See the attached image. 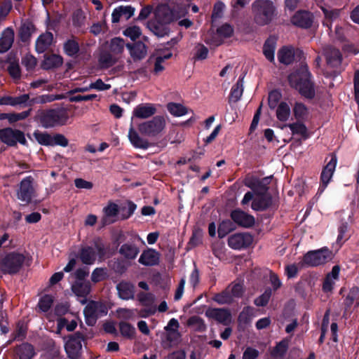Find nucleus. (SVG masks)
I'll use <instances>...</instances> for the list:
<instances>
[{
    "label": "nucleus",
    "mask_w": 359,
    "mask_h": 359,
    "mask_svg": "<svg viewBox=\"0 0 359 359\" xmlns=\"http://www.w3.org/2000/svg\"><path fill=\"white\" fill-rule=\"evenodd\" d=\"M166 125V119L163 116H156L150 120L139 122L135 126L131 123L128 130V140L135 148L147 149L150 143L143 136L158 137L163 133Z\"/></svg>",
    "instance_id": "1"
},
{
    "label": "nucleus",
    "mask_w": 359,
    "mask_h": 359,
    "mask_svg": "<svg viewBox=\"0 0 359 359\" xmlns=\"http://www.w3.org/2000/svg\"><path fill=\"white\" fill-rule=\"evenodd\" d=\"M188 10V5L177 4L172 10H170L167 5H161L156 8L155 11L156 20L149 22L148 26L149 28L157 30L161 25L170 23L185 16Z\"/></svg>",
    "instance_id": "2"
},
{
    "label": "nucleus",
    "mask_w": 359,
    "mask_h": 359,
    "mask_svg": "<svg viewBox=\"0 0 359 359\" xmlns=\"http://www.w3.org/2000/svg\"><path fill=\"white\" fill-rule=\"evenodd\" d=\"M310 74L306 65L301 66L299 71L291 74L288 80L290 86L307 98H312L315 95L313 84L309 81Z\"/></svg>",
    "instance_id": "3"
},
{
    "label": "nucleus",
    "mask_w": 359,
    "mask_h": 359,
    "mask_svg": "<svg viewBox=\"0 0 359 359\" xmlns=\"http://www.w3.org/2000/svg\"><path fill=\"white\" fill-rule=\"evenodd\" d=\"M255 22L259 25L269 23L274 15L275 7L269 0H256L252 5Z\"/></svg>",
    "instance_id": "4"
},
{
    "label": "nucleus",
    "mask_w": 359,
    "mask_h": 359,
    "mask_svg": "<svg viewBox=\"0 0 359 359\" xmlns=\"http://www.w3.org/2000/svg\"><path fill=\"white\" fill-rule=\"evenodd\" d=\"M105 250L103 245L95 244L94 246L82 247L79 252V257L85 264H93L97 259H102Z\"/></svg>",
    "instance_id": "5"
},
{
    "label": "nucleus",
    "mask_w": 359,
    "mask_h": 359,
    "mask_svg": "<svg viewBox=\"0 0 359 359\" xmlns=\"http://www.w3.org/2000/svg\"><path fill=\"white\" fill-rule=\"evenodd\" d=\"M243 286L237 283L229 285L224 291L214 296L213 299L219 304L233 302L236 298L241 297L243 293Z\"/></svg>",
    "instance_id": "6"
},
{
    "label": "nucleus",
    "mask_w": 359,
    "mask_h": 359,
    "mask_svg": "<svg viewBox=\"0 0 359 359\" xmlns=\"http://www.w3.org/2000/svg\"><path fill=\"white\" fill-rule=\"evenodd\" d=\"M68 118V114L65 109H53L45 112L41 121L45 128H50L56 125H64Z\"/></svg>",
    "instance_id": "7"
},
{
    "label": "nucleus",
    "mask_w": 359,
    "mask_h": 359,
    "mask_svg": "<svg viewBox=\"0 0 359 359\" xmlns=\"http://www.w3.org/2000/svg\"><path fill=\"white\" fill-rule=\"evenodd\" d=\"M25 257L18 253H10L0 260V269L4 273H14L21 268Z\"/></svg>",
    "instance_id": "8"
},
{
    "label": "nucleus",
    "mask_w": 359,
    "mask_h": 359,
    "mask_svg": "<svg viewBox=\"0 0 359 359\" xmlns=\"http://www.w3.org/2000/svg\"><path fill=\"white\" fill-rule=\"evenodd\" d=\"M333 257L332 252L327 248L309 252L304 257V262L311 266H316L330 261Z\"/></svg>",
    "instance_id": "9"
},
{
    "label": "nucleus",
    "mask_w": 359,
    "mask_h": 359,
    "mask_svg": "<svg viewBox=\"0 0 359 359\" xmlns=\"http://www.w3.org/2000/svg\"><path fill=\"white\" fill-rule=\"evenodd\" d=\"M86 323L90 326L95 324L97 319L107 314V309L101 302H91L84 309Z\"/></svg>",
    "instance_id": "10"
},
{
    "label": "nucleus",
    "mask_w": 359,
    "mask_h": 359,
    "mask_svg": "<svg viewBox=\"0 0 359 359\" xmlns=\"http://www.w3.org/2000/svg\"><path fill=\"white\" fill-rule=\"evenodd\" d=\"M1 140L10 146L15 144L17 142L25 144L26 139L23 133L18 130H13L11 128H5L0 130Z\"/></svg>",
    "instance_id": "11"
},
{
    "label": "nucleus",
    "mask_w": 359,
    "mask_h": 359,
    "mask_svg": "<svg viewBox=\"0 0 359 359\" xmlns=\"http://www.w3.org/2000/svg\"><path fill=\"white\" fill-rule=\"evenodd\" d=\"M253 241L252 236L248 233H235L228 239L229 245L235 250L248 247Z\"/></svg>",
    "instance_id": "12"
},
{
    "label": "nucleus",
    "mask_w": 359,
    "mask_h": 359,
    "mask_svg": "<svg viewBox=\"0 0 359 359\" xmlns=\"http://www.w3.org/2000/svg\"><path fill=\"white\" fill-rule=\"evenodd\" d=\"M34 192L32 179L28 177L21 181L17 196L19 200L29 203L34 195Z\"/></svg>",
    "instance_id": "13"
},
{
    "label": "nucleus",
    "mask_w": 359,
    "mask_h": 359,
    "mask_svg": "<svg viewBox=\"0 0 359 359\" xmlns=\"http://www.w3.org/2000/svg\"><path fill=\"white\" fill-rule=\"evenodd\" d=\"M337 163V158L335 155H332L330 160L327 163V165L324 167L323 169V171L321 172V182L323 184V186L321 187V191H323L325 187H327V184L330 182V180L332 177V175L334 174V172L336 168Z\"/></svg>",
    "instance_id": "14"
},
{
    "label": "nucleus",
    "mask_w": 359,
    "mask_h": 359,
    "mask_svg": "<svg viewBox=\"0 0 359 359\" xmlns=\"http://www.w3.org/2000/svg\"><path fill=\"white\" fill-rule=\"evenodd\" d=\"M156 113V108L154 104L151 103L140 104L136 106L133 111V117L146 119Z\"/></svg>",
    "instance_id": "15"
},
{
    "label": "nucleus",
    "mask_w": 359,
    "mask_h": 359,
    "mask_svg": "<svg viewBox=\"0 0 359 359\" xmlns=\"http://www.w3.org/2000/svg\"><path fill=\"white\" fill-rule=\"evenodd\" d=\"M82 337L80 334L71 337L65 343V350L68 355L74 359L81 349Z\"/></svg>",
    "instance_id": "16"
},
{
    "label": "nucleus",
    "mask_w": 359,
    "mask_h": 359,
    "mask_svg": "<svg viewBox=\"0 0 359 359\" xmlns=\"http://www.w3.org/2000/svg\"><path fill=\"white\" fill-rule=\"evenodd\" d=\"M205 316L210 319L215 320L223 324H226L231 320L229 311L224 309L210 308L206 310Z\"/></svg>",
    "instance_id": "17"
},
{
    "label": "nucleus",
    "mask_w": 359,
    "mask_h": 359,
    "mask_svg": "<svg viewBox=\"0 0 359 359\" xmlns=\"http://www.w3.org/2000/svg\"><path fill=\"white\" fill-rule=\"evenodd\" d=\"M231 217L236 224L243 227H250L255 223V218L252 215L239 210H233Z\"/></svg>",
    "instance_id": "18"
},
{
    "label": "nucleus",
    "mask_w": 359,
    "mask_h": 359,
    "mask_svg": "<svg viewBox=\"0 0 359 359\" xmlns=\"http://www.w3.org/2000/svg\"><path fill=\"white\" fill-rule=\"evenodd\" d=\"M118 210V207L116 203H109L108 205L103 208L104 216L102 219V224L107 225L116 222V217Z\"/></svg>",
    "instance_id": "19"
},
{
    "label": "nucleus",
    "mask_w": 359,
    "mask_h": 359,
    "mask_svg": "<svg viewBox=\"0 0 359 359\" xmlns=\"http://www.w3.org/2000/svg\"><path fill=\"white\" fill-rule=\"evenodd\" d=\"M53 43V35L51 32H46L41 34L36 41V50L42 53L45 52Z\"/></svg>",
    "instance_id": "20"
},
{
    "label": "nucleus",
    "mask_w": 359,
    "mask_h": 359,
    "mask_svg": "<svg viewBox=\"0 0 359 359\" xmlns=\"http://www.w3.org/2000/svg\"><path fill=\"white\" fill-rule=\"evenodd\" d=\"M324 13L323 25L332 31V22L338 21L340 18L341 10L322 7Z\"/></svg>",
    "instance_id": "21"
},
{
    "label": "nucleus",
    "mask_w": 359,
    "mask_h": 359,
    "mask_svg": "<svg viewBox=\"0 0 359 359\" xmlns=\"http://www.w3.org/2000/svg\"><path fill=\"white\" fill-rule=\"evenodd\" d=\"M126 47L134 60H140L147 55V49L142 42H137L133 45L126 44Z\"/></svg>",
    "instance_id": "22"
},
{
    "label": "nucleus",
    "mask_w": 359,
    "mask_h": 359,
    "mask_svg": "<svg viewBox=\"0 0 359 359\" xmlns=\"http://www.w3.org/2000/svg\"><path fill=\"white\" fill-rule=\"evenodd\" d=\"M292 22L301 27H309L312 24V15L306 11L297 12L292 18Z\"/></svg>",
    "instance_id": "23"
},
{
    "label": "nucleus",
    "mask_w": 359,
    "mask_h": 359,
    "mask_svg": "<svg viewBox=\"0 0 359 359\" xmlns=\"http://www.w3.org/2000/svg\"><path fill=\"white\" fill-rule=\"evenodd\" d=\"M14 41V32L11 28H6L0 37V53L6 52L12 46Z\"/></svg>",
    "instance_id": "24"
},
{
    "label": "nucleus",
    "mask_w": 359,
    "mask_h": 359,
    "mask_svg": "<svg viewBox=\"0 0 359 359\" xmlns=\"http://www.w3.org/2000/svg\"><path fill=\"white\" fill-rule=\"evenodd\" d=\"M340 268L339 266H334L331 272L329 273L323 285V289L325 292H330L335 284L336 280L339 278Z\"/></svg>",
    "instance_id": "25"
},
{
    "label": "nucleus",
    "mask_w": 359,
    "mask_h": 359,
    "mask_svg": "<svg viewBox=\"0 0 359 359\" xmlns=\"http://www.w3.org/2000/svg\"><path fill=\"white\" fill-rule=\"evenodd\" d=\"M293 115L297 121H306L310 116L309 109L302 102H297L292 108Z\"/></svg>",
    "instance_id": "26"
},
{
    "label": "nucleus",
    "mask_w": 359,
    "mask_h": 359,
    "mask_svg": "<svg viewBox=\"0 0 359 359\" xmlns=\"http://www.w3.org/2000/svg\"><path fill=\"white\" fill-rule=\"evenodd\" d=\"M120 298L128 300L134 297V286L128 282H121L116 286Z\"/></svg>",
    "instance_id": "27"
},
{
    "label": "nucleus",
    "mask_w": 359,
    "mask_h": 359,
    "mask_svg": "<svg viewBox=\"0 0 359 359\" xmlns=\"http://www.w3.org/2000/svg\"><path fill=\"white\" fill-rule=\"evenodd\" d=\"M302 121H297L292 123L285 124L283 127H288L293 135H298L304 139L309 137L307 127Z\"/></svg>",
    "instance_id": "28"
},
{
    "label": "nucleus",
    "mask_w": 359,
    "mask_h": 359,
    "mask_svg": "<svg viewBox=\"0 0 359 359\" xmlns=\"http://www.w3.org/2000/svg\"><path fill=\"white\" fill-rule=\"evenodd\" d=\"M158 253L154 250L144 251L139 259L140 263L145 266H153L158 262Z\"/></svg>",
    "instance_id": "29"
},
{
    "label": "nucleus",
    "mask_w": 359,
    "mask_h": 359,
    "mask_svg": "<svg viewBox=\"0 0 359 359\" xmlns=\"http://www.w3.org/2000/svg\"><path fill=\"white\" fill-rule=\"evenodd\" d=\"M325 55L329 65L337 67L341 64V56L338 50L332 47H327L325 49Z\"/></svg>",
    "instance_id": "30"
},
{
    "label": "nucleus",
    "mask_w": 359,
    "mask_h": 359,
    "mask_svg": "<svg viewBox=\"0 0 359 359\" xmlns=\"http://www.w3.org/2000/svg\"><path fill=\"white\" fill-rule=\"evenodd\" d=\"M271 203V198L268 195L255 196L252 203V208L255 210H263Z\"/></svg>",
    "instance_id": "31"
},
{
    "label": "nucleus",
    "mask_w": 359,
    "mask_h": 359,
    "mask_svg": "<svg viewBox=\"0 0 359 359\" xmlns=\"http://www.w3.org/2000/svg\"><path fill=\"white\" fill-rule=\"evenodd\" d=\"M294 51L292 47H283L278 53L279 62L285 65L290 64L294 60Z\"/></svg>",
    "instance_id": "32"
},
{
    "label": "nucleus",
    "mask_w": 359,
    "mask_h": 359,
    "mask_svg": "<svg viewBox=\"0 0 359 359\" xmlns=\"http://www.w3.org/2000/svg\"><path fill=\"white\" fill-rule=\"evenodd\" d=\"M276 109V117L280 121L285 122L289 119L291 114V109L288 103L280 102Z\"/></svg>",
    "instance_id": "33"
},
{
    "label": "nucleus",
    "mask_w": 359,
    "mask_h": 359,
    "mask_svg": "<svg viewBox=\"0 0 359 359\" xmlns=\"http://www.w3.org/2000/svg\"><path fill=\"white\" fill-rule=\"evenodd\" d=\"M90 284L88 281H76L72 285V289L76 296L84 297L90 293Z\"/></svg>",
    "instance_id": "34"
},
{
    "label": "nucleus",
    "mask_w": 359,
    "mask_h": 359,
    "mask_svg": "<svg viewBox=\"0 0 359 359\" xmlns=\"http://www.w3.org/2000/svg\"><path fill=\"white\" fill-rule=\"evenodd\" d=\"M62 64V58L57 55H46L42 62V67L45 69L57 67Z\"/></svg>",
    "instance_id": "35"
},
{
    "label": "nucleus",
    "mask_w": 359,
    "mask_h": 359,
    "mask_svg": "<svg viewBox=\"0 0 359 359\" xmlns=\"http://www.w3.org/2000/svg\"><path fill=\"white\" fill-rule=\"evenodd\" d=\"M126 46L124 40L119 37L111 39L109 44V50L113 55L121 54Z\"/></svg>",
    "instance_id": "36"
},
{
    "label": "nucleus",
    "mask_w": 359,
    "mask_h": 359,
    "mask_svg": "<svg viewBox=\"0 0 359 359\" xmlns=\"http://www.w3.org/2000/svg\"><path fill=\"white\" fill-rule=\"evenodd\" d=\"M119 252L125 258L128 259H133L138 255L139 250L134 245L126 243L121 247Z\"/></svg>",
    "instance_id": "37"
},
{
    "label": "nucleus",
    "mask_w": 359,
    "mask_h": 359,
    "mask_svg": "<svg viewBox=\"0 0 359 359\" xmlns=\"http://www.w3.org/2000/svg\"><path fill=\"white\" fill-rule=\"evenodd\" d=\"M35 27L31 22H25L20 29V36L22 41L28 40L32 34L35 32Z\"/></svg>",
    "instance_id": "38"
},
{
    "label": "nucleus",
    "mask_w": 359,
    "mask_h": 359,
    "mask_svg": "<svg viewBox=\"0 0 359 359\" xmlns=\"http://www.w3.org/2000/svg\"><path fill=\"white\" fill-rule=\"evenodd\" d=\"M276 48V41L273 39H269L263 47V53L265 57L271 62L274 61V52Z\"/></svg>",
    "instance_id": "39"
},
{
    "label": "nucleus",
    "mask_w": 359,
    "mask_h": 359,
    "mask_svg": "<svg viewBox=\"0 0 359 359\" xmlns=\"http://www.w3.org/2000/svg\"><path fill=\"white\" fill-rule=\"evenodd\" d=\"M28 98L29 97L27 95L16 97H4L0 99V104L15 106L25 102Z\"/></svg>",
    "instance_id": "40"
},
{
    "label": "nucleus",
    "mask_w": 359,
    "mask_h": 359,
    "mask_svg": "<svg viewBox=\"0 0 359 359\" xmlns=\"http://www.w3.org/2000/svg\"><path fill=\"white\" fill-rule=\"evenodd\" d=\"M20 359H31L35 354L34 347L29 344H22L18 350Z\"/></svg>",
    "instance_id": "41"
},
{
    "label": "nucleus",
    "mask_w": 359,
    "mask_h": 359,
    "mask_svg": "<svg viewBox=\"0 0 359 359\" xmlns=\"http://www.w3.org/2000/svg\"><path fill=\"white\" fill-rule=\"evenodd\" d=\"M169 112L175 116H182L188 113L189 109L181 104L169 103L167 106Z\"/></svg>",
    "instance_id": "42"
},
{
    "label": "nucleus",
    "mask_w": 359,
    "mask_h": 359,
    "mask_svg": "<svg viewBox=\"0 0 359 359\" xmlns=\"http://www.w3.org/2000/svg\"><path fill=\"white\" fill-rule=\"evenodd\" d=\"M33 135L36 140L42 145L51 146L52 144V136L47 133L40 132L39 130L35 131Z\"/></svg>",
    "instance_id": "43"
},
{
    "label": "nucleus",
    "mask_w": 359,
    "mask_h": 359,
    "mask_svg": "<svg viewBox=\"0 0 359 359\" xmlns=\"http://www.w3.org/2000/svg\"><path fill=\"white\" fill-rule=\"evenodd\" d=\"M234 229V226L230 220H225L220 223L218 227V236L223 238Z\"/></svg>",
    "instance_id": "44"
},
{
    "label": "nucleus",
    "mask_w": 359,
    "mask_h": 359,
    "mask_svg": "<svg viewBox=\"0 0 359 359\" xmlns=\"http://www.w3.org/2000/svg\"><path fill=\"white\" fill-rule=\"evenodd\" d=\"M54 298L53 296L46 294L43 296L39 301L38 306L43 312H46L49 310L53 303Z\"/></svg>",
    "instance_id": "45"
},
{
    "label": "nucleus",
    "mask_w": 359,
    "mask_h": 359,
    "mask_svg": "<svg viewBox=\"0 0 359 359\" xmlns=\"http://www.w3.org/2000/svg\"><path fill=\"white\" fill-rule=\"evenodd\" d=\"M243 93V86L242 82L238 81L231 88L230 100L237 102L240 100Z\"/></svg>",
    "instance_id": "46"
},
{
    "label": "nucleus",
    "mask_w": 359,
    "mask_h": 359,
    "mask_svg": "<svg viewBox=\"0 0 359 359\" xmlns=\"http://www.w3.org/2000/svg\"><path fill=\"white\" fill-rule=\"evenodd\" d=\"M288 348V341L285 339L280 341L271 352L273 357H282L286 353Z\"/></svg>",
    "instance_id": "47"
},
{
    "label": "nucleus",
    "mask_w": 359,
    "mask_h": 359,
    "mask_svg": "<svg viewBox=\"0 0 359 359\" xmlns=\"http://www.w3.org/2000/svg\"><path fill=\"white\" fill-rule=\"evenodd\" d=\"M124 36L130 38L131 40L135 41L136 39L139 38L142 34V32L140 28L136 25H132L128 27L123 31Z\"/></svg>",
    "instance_id": "48"
},
{
    "label": "nucleus",
    "mask_w": 359,
    "mask_h": 359,
    "mask_svg": "<svg viewBox=\"0 0 359 359\" xmlns=\"http://www.w3.org/2000/svg\"><path fill=\"white\" fill-rule=\"evenodd\" d=\"M64 49L65 53L70 56L74 55L79 51V43L76 41L71 39L68 40L64 44Z\"/></svg>",
    "instance_id": "49"
},
{
    "label": "nucleus",
    "mask_w": 359,
    "mask_h": 359,
    "mask_svg": "<svg viewBox=\"0 0 359 359\" xmlns=\"http://www.w3.org/2000/svg\"><path fill=\"white\" fill-rule=\"evenodd\" d=\"M188 325L197 331H203L205 329L204 321L198 316H192L188 320Z\"/></svg>",
    "instance_id": "50"
},
{
    "label": "nucleus",
    "mask_w": 359,
    "mask_h": 359,
    "mask_svg": "<svg viewBox=\"0 0 359 359\" xmlns=\"http://www.w3.org/2000/svg\"><path fill=\"white\" fill-rule=\"evenodd\" d=\"M281 98V94L278 90H273L269 95V106L271 109H276L278 104L279 101Z\"/></svg>",
    "instance_id": "51"
},
{
    "label": "nucleus",
    "mask_w": 359,
    "mask_h": 359,
    "mask_svg": "<svg viewBox=\"0 0 359 359\" xmlns=\"http://www.w3.org/2000/svg\"><path fill=\"white\" fill-rule=\"evenodd\" d=\"M107 277L106 269L103 268H96L92 273L91 280L94 283H97L104 280Z\"/></svg>",
    "instance_id": "52"
},
{
    "label": "nucleus",
    "mask_w": 359,
    "mask_h": 359,
    "mask_svg": "<svg viewBox=\"0 0 359 359\" xmlns=\"http://www.w3.org/2000/svg\"><path fill=\"white\" fill-rule=\"evenodd\" d=\"M99 61L103 67H108L113 65L116 59L109 53H103L100 55Z\"/></svg>",
    "instance_id": "53"
},
{
    "label": "nucleus",
    "mask_w": 359,
    "mask_h": 359,
    "mask_svg": "<svg viewBox=\"0 0 359 359\" xmlns=\"http://www.w3.org/2000/svg\"><path fill=\"white\" fill-rule=\"evenodd\" d=\"M136 205L132 202H128L125 207L122 208L121 218L126 219L129 218L135 212L136 209Z\"/></svg>",
    "instance_id": "54"
},
{
    "label": "nucleus",
    "mask_w": 359,
    "mask_h": 359,
    "mask_svg": "<svg viewBox=\"0 0 359 359\" xmlns=\"http://www.w3.org/2000/svg\"><path fill=\"white\" fill-rule=\"evenodd\" d=\"M29 114V111H22L19 114H1V116H6L10 123H13L19 120H22L27 118Z\"/></svg>",
    "instance_id": "55"
},
{
    "label": "nucleus",
    "mask_w": 359,
    "mask_h": 359,
    "mask_svg": "<svg viewBox=\"0 0 359 359\" xmlns=\"http://www.w3.org/2000/svg\"><path fill=\"white\" fill-rule=\"evenodd\" d=\"M119 327L121 334L124 337H131L135 334V328L127 323H120Z\"/></svg>",
    "instance_id": "56"
},
{
    "label": "nucleus",
    "mask_w": 359,
    "mask_h": 359,
    "mask_svg": "<svg viewBox=\"0 0 359 359\" xmlns=\"http://www.w3.org/2000/svg\"><path fill=\"white\" fill-rule=\"evenodd\" d=\"M271 296V289H267L265 292L255 300V304L259 306H265Z\"/></svg>",
    "instance_id": "57"
},
{
    "label": "nucleus",
    "mask_w": 359,
    "mask_h": 359,
    "mask_svg": "<svg viewBox=\"0 0 359 359\" xmlns=\"http://www.w3.org/2000/svg\"><path fill=\"white\" fill-rule=\"evenodd\" d=\"M51 146L60 145L61 147H67L68 145V140L61 134H56L52 136Z\"/></svg>",
    "instance_id": "58"
},
{
    "label": "nucleus",
    "mask_w": 359,
    "mask_h": 359,
    "mask_svg": "<svg viewBox=\"0 0 359 359\" xmlns=\"http://www.w3.org/2000/svg\"><path fill=\"white\" fill-rule=\"evenodd\" d=\"M77 323L74 320H72L69 323H68V320L66 318H59L58 320V327L59 328H62L66 327L68 331H73L76 327Z\"/></svg>",
    "instance_id": "59"
},
{
    "label": "nucleus",
    "mask_w": 359,
    "mask_h": 359,
    "mask_svg": "<svg viewBox=\"0 0 359 359\" xmlns=\"http://www.w3.org/2000/svg\"><path fill=\"white\" fill-rule=\"evenodd\" d=\"M8 71L10 75L15 79H19L20 76V69L19 65L15 62L9 64Z\"/></svg>",
    "instance_id": "60"
},
{
    "label": "nucleus",
    "mask_w": 359,
    "mask_h": 359,
    "mask_svg": "<svg viewBox=\"0 0 359 359\" xmlns=\"http://www.w3.org/2000/svg\"><path fill=\"white\" fill-rule=\"evenodd\" d=\"M233 32V27L228 24H224V25H222L217 29L218 34L223 37H229L231 36Z\"/></svg>",
    "instance_id": "61"
},
{
    "label": "nucleus",
    "mask_w": 359,
    "mask_h": 359,
    "mask_svg": "<svg viewBox=\"0 0 359 359\" xmlns=\"http://www.w3.org/2000/svg\"><path fill=\"white\" fill-rule=\"evenodd\" d=\"M74 184L78 189H91L93 187L92 182L86 181L81 178H76L74 180Z\"/></svg>",
    "instance_id": "62"
},
{
    "label": "nucleus",
    "mask_w": 359,
    "mask_h": 359,
    "mask_svg": "<svg viewBox=\"0 0 359 359\" xmlns=\"http://www.w3.org/2000/svg\"><path fill=\"white\" fill-rule=\"evenodd\" d=\"M245 184L253 190H258L260 185V180L254 177H248L245 180Z\"/></svg>",
    "instance_id": "63"
},
{
    "label": "nucleus",
    "mask_w": 359,
    "mask_h": 359,
    "mask_svg": "<svg viewBox=\"0 0 359 359\" xmlns=\"http://www.w3.org/2000/svg\"><path fill=\"white\" fill-rule=\"evenodd\" d=\"M22 64L27 69H32L36 66V60L34 56L27 55L23 57Z\"/></svg>",
    "instance_id": "64"
}]
</instances>
